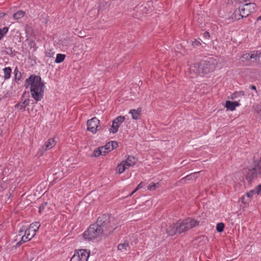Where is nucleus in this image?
Masks as SVG:
<instances>
[{"label": "nucleus", "mask_w": 261, "mask_h": 261, "mask_svg": "<svg viewBox=\"0 0 261 261\" xmlns=\"http://www.w3.org/2000/svg\"><path fill=\"white\" fill-rule=\"evenodd\" d=\"M176 224L177 232L180 233L194 227L198 224V222L194 219L189 218L179 220Z\"/></svg>", "instance_id": "nucleus-5"}, {"label": "nucleus", "mask_w": 261, "mask_h": 261, "mask_svg": "<svg viewBox=\"0 0 261 261\" xmlns=\"http://www.w3.org/2000/svg\"><path fill=\"white\" fill-rule=\"evenodd\" d=\"M107 150L109 152L111 151L114 149L118 147V143L116 141H111L108 142L106 145H105Z\"/></svg>", "instance_id": "nucleus-21"}, {"label": "nucleus", "mask_w": 261, "mask_h": 261, "mask_svg": "<svg viewBox=\"0 0 261 261\" xmlns=\"http://www.w3.org/2000/svg\"><path fill=\"white\" fill-rule=\"evenodd\" d=\"M243 17H245V16L243 15V12L241 8L236 10L231 16V18L233 20H238Z\"/></svg>", "instance_id": "nucleus-14"}, {"label": "nucleus", "mask_w": 261, "mask_h": 261, "mask_svg": "<svg viewBox=\"0 0 261 261\" xmlns=\"http://www.w3.org/2000/svg\"><path fill=\"white\" fill-rule=\"evenodd\" d=\"M100 150L101 151L102 155H105L106 153L109 152L105 146H101L100 147Z\"/></svg>", "instance_id": "nucleus-35"}, {"label": "nucleus", "mask_w": 261, "mask_h": 261, "mask_svg": "<svg viewBox=\"0 0 261 261\" xmlns=\"http://www.w3.org/2000/svg\"><path fill=\"white\" fill-rule=\"evenodd\" d=\"M245 95V93L244 91H237L233 93L231 95V99H234L237 98H239V97H242Z\"/></svg>", "instance_id": "nucleus-25"}, {"label": "nucleus", "mask_w": 261, "mask_h": 261, "mask_svg": "<svg viewBox=\"0 0 261 261\" xmlns=\"http://www.w3.org/2000/svg\"><path fill=\"white\" fill-rule=\"evenodd\" d=\"M127 169L128 168L126 167L125 164L123 163V162H121L118 165L116 170L119 174H121Z\"/></svg>", "instance_id": "nucleus-23"}, {"label": "nucleus", "mask_w": 261, "mask_h": 261, "mask_svg": "<svg viewBox=\"0 0 261 261\" xmlns=\"http://www.w3.org/2000/svg\"><path fill=\"white\" fill-rule=\"evenodd\" d=\"M5 15V13H0V18L4 17Z\"/></svg>", "instance_id": "nucleus-48"}, {"label": "nucleus", "mask_w": 261, "mask_h": 261, "mask_svg": "<svg viewBox=\"0 0 261 261\" xmlns=\"http://www.w3.org/2000/svg\"><path fill=\"white\" fill-rule=\"evenodd\" d=\"M24 230H25V228H24L23 229H20V230L19 231L18 235L19 236H22L23 235V233L24 231Z\"/></svg>", "instance_id": "nucleus-42"}, {"label": "nucleus", "mask_w": 261, "mask_h": 261, "mask_svg": "<svg viewBox=\"0 0 261 261\" xmlns=\"http://www.w3.org/2000/svg\"><path fill=\"white\" fill-rule=\"evenodd\" d=\"M104 233L103 228L98 224L91 225L84 233L83 237L85 239L93 240L100 237Z\"/></svg>", "instance_id": "nucleus-3"}, {"label": "nucleus", "mask_w": 261, "mask_h": 261, "mask_svg": "<svg viewBox=\"0 0 261 261\" xmlns=\"http://www.w3.org/2000/svg\"><path fill=\"white\" fill-rule=\"evenodd\" d=\"M65 58V55L64 54H58L57 55L55 62L57 63L63 62Z\"/></svg>", "instance_id": "nucleus-28"}, {"label": "nucleus", "mask_w": 261, "mask_h": 261, "mask_svg": "<svg viewBox=\"0 0 261 261\" xmlns=\"http://www.w3.org/2000/svg\"><path fill=\"white\" fill-rule=\"evenodd\" d=\"M255 111L261 119V105L257 106L255 108Z\"/></svg>", "instance_id": "nucleus-36"}, {"label": "nucleus", "mask_w": 261, "mask_h": 261, "mask_svg": "<svg viewBox=\"0 0 261 261\" xmlns=\"http://www.w3.org/2000/svg\"><path fill=\"white\" fill-rule=\"evenodd\" d=\"M57 138H53L52 139V141L51 142V141H50V143H49V144H50V148L54 146L56 144V143L57 142Z\"/></svg>", "instance_id": "nucleus-38"}, {"label": "nucleus", "mask_w": 261, "mask_h": 261, "mask_svg": "<svg viewBox=\"0 0 261 261\" xmlns=\"http://www.w3.org/2000/svg\"><path fill=\"white\" fill-rule=\"evenodd\" d=\"M160 187V184L154 183V182H151L150 183L148 186H147V189L148 190H155L156 188H159Z\"/></svg>", "instance_id": "nucleus-27"}, {"label": "nucleus", "mask_w": 261, "mask_h": 261, "mask_svg": "<svg viewBox=\"0 0 261 261\" xmlns=\"http://www.w3.org/2000/svg\"><path fill=\"white\" fill-rule=\"evenodd\" d=\"M125 117L119 116L114 119L113 121L112 127L115 130H117L120 124L124 121Z\"/></svg>", "instance_id": "nucleus-13"}, {"label": "nucleus", "mask_w": 261, "mask_h": 261, "mask_svg": "<svg viewBox=\"0 0 261 261\" xmlns=\"http://www.w3.org/2000/svg\"><path fill=\"white\" fill-rule=\"evenodd\" d=\"M240 104L237 101H231L227 100L225 103V107L227 110H230L231 111H234L236 109V108Z\"/></svg>", "instance_id": "nucleus-16"}, {"label": "nucleus", "mask_w": 261, "mask_h": 261, "mask_svg": "<svg viewBox=\"0 0 261 261\" xmlns=\"http://www.w3.org/2000/svg\"><path fill=\"white\" fill-rule=\"evenodd\" d=\"M138 190H137V188H136L133 191L132 193H131L129 195V196H131L133 194H134L135 192H136Z\"/></svg>", "instance_id": "nucleus-45"}, {"label": "nucleus", "mask_w": 261, "mask_h": 261, "mask_svg": "<svg viewBox=\"0 0 261 261\" xmlns=\"http://www.w3.org/2000/svg\"><path fill=\"white\" fill-rule=\"evenodd\" d=\"M90 251L86 249H80L74 252L70 261H88Z\"/></svg>", "instance_id": "nucleus-7"}, {"label": "nucleus", "mask_w": 261, "mask_h": 261, "mask_svg": "<svg viewBox=\"0 0 261 261\" xmlns=\"http://www.w3.org/2000/svg\"><path fill=\"white\" fill-rule=\"evenodd\" d=\"M195 43L196 44H200V43L199 42H197L196 41L195 42Z\"/></svg>", "instance_id": "nucleus-50"}, {"label": "nucleus", "mask_w": 261, "mask_h": 261, "mask_svg": "<svg viewBox=\"0 0 261 261\" xmlns=\"http://www.w3.org/2000/svg\"><path fill=\"white\" fill-rule=\"evenodd\" d=\"M144 186V184L143 182H141L137 187V190L141 189Z\"/></svg>", "instance_id": "nucleus-40"}, {"label": "nucleus", "mask_w": 261, "mask_h": 261, "mask_svg": "<svg viewBox=\"0 0 261 261\" xmlns=\"http://www.w3.org/2000/svg\"><path fill=\"white\" fill-rule=\"evenodd\" d=\"M251 61L257 62L259 64H261V52L259 50L251 51Z\"/></svg>", "instance_id": "nucleus-12"}, {"label": "nucleus", "mask_w": 261, "mask_h": 261, "mask_svg": "<svg viewBox=\"0 0 261 261\" xmlns=\"http://www.w3.org/2000/svg\"><path fill=\"white\" fill-rule=\"evenodd\" d=\"M249 0H236V2H237L238 3L241 4L243 3H246Z\"/></svg>", "instance_id": "nucleus-43"}, {"label": "nucleus", "mask_w": 261, "mask_h": 261, "mask_svg": "<svg viewBox=\"0 0 261 261\" xmlns=\"http://www.w3.org/2000/svg\"><path fill=\"white\" fill-rule=\"evenodd\" d=\"M36 233L31 230L29 228L24 230V233L21 237V240L16 244L17 246H20L22 243L26 242L34 238Z\"/></svg>", "instance_id": "nucleus-11"}, {"label": "nucleus", "mask_w": 261, "mask_h": 261, "mask_svg": "<svg viewBox=\"0 0 261 261\" xmlns=\"http://www.w3.org/2000/svg\"><path fill=\"white\" fill-rule=\"evenodd\" d=\"M129 113L131 114L133 119H138L141 116V110L140 109L131 110Z\"/></svg>", "instance_id": "nucleus-19"}, {"label": "nucleus", "mask_w": 261, "mask_h": 261, "mask_svg": "<svg viewBox=\"0 0 261 261\" xmlns=\"http://www.w3.org/2000/svg\"><path fill=\"white\" fill-rule=\"evenodd\" d=\"M47 202H44L43 203H42L39 207V212L40 213H41L42 212H43V210L45 209V207L47 206Z\"/></svg>", "instance_id": "nucleus-33"}, {"label": "nucleus", "mask_w": 261, "mask_h": 261, "mask_svg": "<svg viewBox=\"0 0 261 261\" xmlns=\"http://www.w3.org/2000/svg\"><path fill=\"white\" fill-rule=\"evenodd\" d=\"M204 35L205 37H210V34L208 32H205L204 33Z\"/></svg>", "instance_id": "nucleus-44"}, {"label": "nucleus", "mask_w": 261, "mask_h": 261, "mask_svg": "<svg viewBox=\"0 0 261 261\" xmlns=\"http://www.w3.org/2000/svg\"><path fill=\"white\" fill-rule=\"evenodd\" d=\"M25 14V13L24 11H18L13 14V17L14 19L18 20L21 18H22L24 16Z\"/></svg>", "instance_id": "nucleus-24"}, {"label": "nucleus", "mask_w": 261, "mask_h": 261, "mask_svg": "<svg viewBox=\"0 0 261 261\" xmlns=\"http://www.w3.org/2000/svg\"><path fill=\"white\" fill-rule=\"evenodd\" d=\"M242 199V202L244 203V204H246V203H248L249 202V200H246L245 199V196H243L241 198Z\"/></svg>", "instance_id": "nucleus-41"}, {"label": "nucleus", "mask_w": 261, "mask_h": 261, "mask_svg": "<svg viewBox=\"0 0 261 261\" xmlns=\"http://www.w3.org/2000/svg\"><path fill=\"white\" fill-rule=\"evenodd\" d=\"M250 88L252 90H254L256 91V87L254 85L250 86Z\"/></svg>", "instance_id": "nucleus-46"}, {"label": "nucleus", "mask_w": 261, "mask_h": 261, "mask_svg": "<svg viewBox=\"0 0 261 261\" xmlns=\"http://www.w3.org/2000/svg\"><path fill=\"white\" fill-rule=\"evenodd\" d=\"M224 227V225L223 223H219L217 225V227H216L217 230L218 232H221L223 231Z\"/></svg>", "instance_id": "nucleus-31"}, {"label": "nucleus", "mask_w": 261, "mask_h": 261, "mask_svg": "<svg viewBox=\"0 0 261 261\" xmlns=\"http://www.w3.org/2000/svg\"><path fill=\"white\" fill-rule=\"evenodd\" d=\"M14 72H15V79L19 80L20 79V77H21V73H20V72H18L17 70V69H15Z\"/></svg>", "instance_id": "nucleus-37"}, {"label": "nucleus", "mask_w": 261, "mask_h": 261, "mask_svg": "<svg viewBox=\"0 0 261 261\" xmlns=\"http://www.w3.org/2000/svg\"><path fill=\"white\" fill-rule=\"evenodd\" d=\"M255 190V193L257 194L261 193V185H258Z\"/></svg>", "instance_id": "nucleus-39"}, {"label": "nucleus", "mask_w": 261, "mask_h": 261, "mask_svg": "<svg viewBox=\"0 0 261 261\" xmlns=\"http://www.w3.org/2000/svg\"><path fill=\"white\" fill-rule=\"evenodd\" d=\"M105 235H108L117 227V221L114 218H110L108 221H105L101 225Z\"/></svg>", "instance_id": "nucleus-8"}, {"label": "nucleus", "mask_w": 261, "mask_h": 261, "mask_svg": "<svg viewBox=\"0 0 261 261\" xmlns=\"http://www.w3.org/2000/svg\"><path fill=\"white\" fill-rule=\"evenodd\" d=\"M100 155H102L101 151L100 150V147L96 148L93 151V156L95 157H98Z\"/></svg>", "instance_id": "nucleus-32"}, {"label": "nucleus", "mask_w": 261, "mask_h": 261, "mask_svg": "<svg viewBox=\"0 0 261 261\" xmlns=\"http://www.w3.org/2000/svg\"><path fill=\"white\" fill-rule=\"evenodd\" d=\"M9 28L7 27H4L3 29H0V40L8 32Z\"/></svg>", "instance_id": "nucleus-29"}, {"label": "nucleus", "mask_w": 261, "mask_h": 261, "mask_svg": "<svg viewBox=\"0 0 261 261\" xmlns=\"http://www.w3.org/2000/svg\"><path fill=\"white\" fill-rule=\"evenodd\" d=\"M30 100L29 99H25L22 102H20L15 105V108L19 110H23L28 105H29Z\"/></svg>", "instance_id": "nucleus-18"}, {"label": "nucleus", "mask_w": 261, "mask_h": 261, "mask_svg": "<svg viewBox=\"0 0 261 261\" xmlns=\"http://www.w3.org/2000/svg\"><path fill=\"white\" fill-rule=\"evenodd\" d=\"M241 9L243 12V15L246 17L255 11L256 5L253 3H247L244 5Z\"/></svg>", "instance_id": "nucleus-10"}, {"label": "nucleus", "mask_w": 261, "mask_h": 261, "mask_svg": "<svg viewBox=\"0 0 261 261\" xmlns=\"http://www.w3.org/2000/svg\"><path fill=\"white\" fill-rule=\"evenodd\" d=\"M40 226L41 225L39 222H35L31 224L29 228L36 233Z\"/></svg>", "instance_id": "nucleus-22"}, {"label": "nucleus", "mask_w": 261, "mask_h": 261, "mask_svg": "<svg viewBox=\"0 0 261 261\" xmlns=\"http://www.w3.org/2000/svg\"><path fill=\"white\" fill-rule=\"evenodd\" d=\"M61 165L60 163H57L52 169V173L55 180L62 179L66 174H67L66 171L64 172L66 167L63 166H61Z\"/></svg>", "instance_id": "nucleus-6"}, {"label": "nucleus", "mask_w": 261, "mask_h": 261, "mask_svg": "<svg viewBox=\"0 0 261 261\" xmlns=\"http://www.w3.org/2000/svg\"><path fill=\"white\" fill-rule=\"evenodd\" d=\"M25 86L27 88L30 87L31 95L36 101L43 97L44 86L40 76L31 75L25 80Z\"/></svg>", "instance_id": "nucleus-1"}, {"label": "nucleus", "mask_w": 261, "mask_h": 261, "mask_svg": "<svg viewBox=\"0 0 261 261\" xmlns=\"http://www.w3.org/2000/svg\"><path fill=\"white\" fill-rule=\"evenodd\" d=\"M129 244L128 242L124 241L123 243H120L118 245L117 248L118 250L123 253H125L128 249L129 248Z\"/></svg>", "instance_id": "nucleus-17"}, {"label": "nucleus", "mask_w": 261, "mask_h": 261, "mask_svg": "<svg viewBox=\"0 0 261 261\" xmlns=\"http://www.w3.org/2000/svg\"><path fill=\"white\" fill-rule=\"evenodd\" d=\"M4 72V77L5 80H7L10 78L11 73V68L10 67H6L3 69Z\"/></svg>", "instance_id": "nucleus-26"}, {"label": "nucleus", "mask_w": 261, "mask_h": 261, "mask_svg": "<svg viewBox=\"0 0 261 261\" xmlns=\"http://www.w3.org/2000/svg\"><path fill=\"white\" fill-rule=\"evenodd\" d=\"M257 20H260L261 21V15L257 18Z\"/></svg>", "instance_id": "nucleus-49"}, {"label": "nucleus", "mask_w": 261, "mask_h": 261, "mask_svg": "<svg viewBox=\"0 0 261 261\" xmlns=\"http://www.w3.org/2000/svg\"><path fill=\"white\" fill-rule=\"evenodd\" d=\"M242 58L243 59V61H251V51L249 53H245L243 55Z\"/></svg>", "instance_id": "nucleus-30"}, {"label": "nucleus", "mask_w": 261, "mask_h": 261, "mask_svg": "<svg viewBox=\"0 0 261 261\" xmlns=\"http://www.w3.org/2000/svg\"><path fill=\"white\" fill-rule=\"evenodd\" d=\"M255 193V190H251L246 193V196H247L248 198L250 199L253 196Z\"/></svg>", "instance_id": "nucleus-34"}, {"label": "nucleus", "mask_w": 261, "mask_h": 261, "mask_svg": "<svg viewBox=\"0 0 261 261\" xmlns=\"http://www.w3.org/2000/svg\"><path fill=\"white\" fill-rule=\"evenodd\" d=\"M123 163L125 164L127 168L133 166L136 162V160L134 156H128L127 158L122 161Z\"/></svg>", "instance_id": "nucleus-15"}, {"label": "nucleus", "mask_w": 261, "mask_h": 261, "mask_svg": "<svg viewBox=\"0 0 261 261\" xmlns=\"http://www.w3.org/2000/svg\"><path fill=\"white\" fill-rule=\"evenodd\" d=\"M215 66L210 61H203L199 63H195L190 67V72L191 74L196 75L206 74L213 71Z\"/></svg>", "instance_id": "nucleus-2"}, {"label": "nucleus", "mask_w": 261, "mask_h": 261, "mask_svg": "<svg viewBox=\"0 0 261 261\" xmlns=\"http://www.w3.org/2000/svg\"><path fill=\"white\" fill-rule=\"evenodd\" d=\"M167 232L170 236H173L177 232L176 229V224H174L169 226L167 229Z\"/></svg>", "instance_id": "nucleus-20"}, {"label": "nucleus", "mask_w": 261, "mask_h": 261, "mask_svg": "<svg viewBox=\"0 0 261 261\" xmlns=\"http://www.w3.org/2000/svg\"><path fill=\"white\" fill-rule=\"evenodd\" d=\"M87 130H100V120L96 117H93L87 122Z\"/></svg>", "instance_id": "nucleus-9"}, {"label": "nucleus", "mask_w": 261, "mask_h": 261, "mask_svg": "<svg viewBox=\"0 0 261 261\" xmlns=\"http://www.w3.org/2000/svg\"><path fill=\"white\" fill-rule=\"evenodd\" d=\"M246 178L251 183L258 175L261 174V161H256L254 163L253 167L245 170Z\"/></svg>", "instance_id": "nucleus-4"}, {"label": "nucleus", "mask_w": 261, "mask_h": 261, "mask_svg": "<svg viewBox=\"0 0 261 261\" xmlns=\"http://www.w3.org/2000/svg\"><path fill=\"white\" fill-rule=\"evenodd\" d=\"M48 146H49V142H46V143H45L46 148H45V150H46L48 148Z\"/></svg>", "instance_id": "nucleus-47"}]
</instances>
